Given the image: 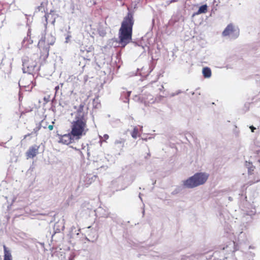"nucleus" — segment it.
I'll return each instance as SVG.
<instances>
[{"mask_svg": "<svg viewBox=\"0 0 260 260\" xmlns=\"http://www.w3.org/2000/svg\"><path fill=\"white\" fill-rule=\"evenodd\" d=\"M84 108L85 104L83 103L78 106H74L75 111L72 113L74 118L71 122V132L75 140H79L86 135L89 130L87 125L88 112L87 110H84Z\"/></svg>", "mask_w": 260, "mask_h": 260, "instance_id": "1", "label": "nucleus"}, {"mask_svg": "<svg viewBox=\"0 0 260 260\" xmlns=\"http://www.w3.org/2000/svg\"><path fill=\"white\" fill-rule=\"evenodd\" d=\"M134 24L133 14L132 12L127 13L124 17L119 30V43L124 47L132 40L133 27Z\"/></svg>", "mask_w": 260, "mask_h": 260, "instance_id": "2", "label": "nucleus"}, {"mask_svg": "<svg viewBox=\"0 0 260 260\" xmlns=\"http://www.w3.org/2000/svg\"><path fill=\"white\" fill-rule=\"evenodd\" d=\"M206 173H197L183 181V185L188 188H192L205 183L209 178Z\"/></svg>", "mask_w": 260, "mask_h": 260, "instance_id": "3", "label": "nucleus"}, {"mask_svg": "<svg viewBox=\"0 0 260 260\" xmlns=\"http://www.w3.org/2000/svg\"><path fill=\"white\" fill-rule=\"evenodd\" d=\"M53 44V43H51L50 44L46 45L45 37H42L40 39L38 44V46L42 53V54L41 55V58H43V59L45 60L48 57L49 52V46L50 45Z\"/></svg>", "mask_w": 260, "mask_h": 260, "instance_id": "4", "label": "nucleus"}, {"mask_svg": "<svg viewBox=\"0 0 260 260\" xmlns=\"http://www.w3.org/2000/svg\"><path fill=\"white\" fill-rule=\"evenodd\" d=\"M222 35L223 36L233 35L235 38H237L239 35V30L233 24L230 23L222 31Z\"/></svg>", "mask_w": 260, "mask_h": 260, "instance_id": "5", "label": "nucleus"}, {"mask_svg": "<svg viewBox=\"0 0 260 260\" xmlns=\"http://www.w3.org/2000/svg\"><path fill=\"white\" fill-rule=\"evenodd\" d=\"M39 148L40 146L37 145H34L29 147L25 153L26 158H34L35 157H36L39 153Z\"/></svg>", "mask_w": 260, "mask_h": 260, "instance_id": "6", "label": "nucleus"}, {"mask_svg": "<svg viewBox=\"0 0 260 260\" xmlns=\"http://www.w3.org/2000/svg\"><path fill=\"white\" fill-rule=\"evenodd\" d=\"M75 139V138H73L71 132H70V133L68 134L61 136L59 138V142L62 144L68 145L73 142Z\"/></svg>", "mask_w": 260, "mask_h": 260, "instance_id": "7", "label": "nucleus"}, {"mask_svg": "<svg viewBox=\"0 0 260 260\" xmlns=\"http://www.w3.org/2000/svg\"><path fill=\"white\" fill-rule=\"evenodd\" d=\"M37 63L35 62H30V60L29 59L25 60L23 62V66L24 69H27V72H33L36 67Z\"/></svg>", "mask_w": 260, "mask_h": 260, "instance_id": "8", "label": "nucleus"}, {"mask_svg": "<svg viewBox=\"0 0 260 260\" xmlns=\"http://www.w3.org/2000/svg\"><path fill=\"white\" fill-rule=\"evenodd\" d=\"M3 248L4 252V260H12L13 257L11 251L8 250L5 245H3Z\"/></svg>", "mask_w": 260, "mask_h": 260, "instance_id": "9", "label": "nucleus"}, {"mask_svg": "<svg viewBox=\"0 0 260 260\" xmlns=\"http://www.w3.org/2000/svg\"><path fill=\"white\" fill-rule=\"evenodd\" d=\"M52 124H50L48 125V122L46 120L45 118L43 119L41 122L40 123V125H41V127H43L44 128L46 129L47 128H48L50 131H52L53 128V123L54 122H52Z\"/></svg>", "mask_w": 260, "mask_h": 260, "instance_id": "10", "label": "nucleus"}, {"mask_svg": "<svg viewBox=\"0 0 260 260\" xmlns=\"http://www.w3.org/2000/svg\"><path fill=\"white\" fill-rule=\"evenodd\" d=\"M203 74L205 78H209L211 76V71L209 68L206 67L203 69Z\"/></svg>", "mask_w": 260, "mask_h": 260, "instance_id": "11", "label": "nucleus"}, {"mask_svg": "<svg viewBox=\"0 0 260 260\" xmlns=\"http://www.w3.org/2000/svg\"><path fill=\"white\" fill-rule=\"evenodd\" d=\"M132 137L134 139H137L138 137H140L139 134V129L137 126H135L133 131L131 133Z\"/></svg>", "mask_w": 260, "mask_h": 260, "instance_id": "12", "label": "nucleus"}, {"mask_svg": "<svg viewBox=\"0 0 260 260\" xmlns=\"http://www.w3.org/2000/svg\"><path fill=\"white\" fill-rule=\"evenodd\" d=\"M207 10L208 7L207 5H202L199 8L197 14H200L202 13H206L207 12Z\"/></svg>", "mask_w": 260, "mask_h": 260, "instance_id": "13", "label": "nucleus"}, {"mask_svg": "<svg viewBox=\"0 0 260 260\" xmlns=\"http://www.w3.org/2000/svg\"><path fill=\"white\" fill-rule=\"evenodd\" d=\"M246 166L248 168V174H253L255 167L252 165V164L251 162L246 161Z\"/></svg>", "mask_w": 260, "mask_h": 260, "instance_id": "14", "label": "nucleus"}, {"mask_svg": "<svg viewBox=\"0 0 260 260\" xmlns=\"http://www.w3.org/2000/svg\"><path fill=\"white\" fill-rule=\"evenodd\" d=\"M259 181H260V174L256 176H254L253 177V180L249 181L248 184L249 185H251Z\"/></svg>", "mask_w": 260, "mask_h": 260, "instance_id": "15", "label": "nucleus"}, {"mask_svg": "<svg viewBox=\"0 0 260 260\" xmlns=\"http://www.w3.org/2000/svg\"><path fill=\"white\" fill-rule=\"evenodd\" d=\"M41 125H40V123L39 124L38 126H37L36 128L34 129V132L35 134H37L38 131L41 129Z\"/></svg>", "mask_w": 260, "mask_h": 260, "instance_id": "16", "label": "nucleus"}, {"mask_svg": "<svg viewBox=\"0 0 260 260\" xmlns=\"http://www.w3.org/2000/svg\"><path fill=\"white\" fill-rule=\"evenodd\" d=\"M49 16V14L48 13H47L44 16V17L45 19V21H46V24H45L46 25H47V24L48 23V19Z\"/></svg>", "mask_w": 260, "mask_h": 260, "instance_id": "17", "label": "nucleus"}, {"mask_svg": "<svg viewBox=\"0 0 260 260\" xmlns=\"http://www.w3.org/2000/svg\"><path fill=\"white\" fill-rule=\"evenodd\" d=\"M103 138L104 139V141H106V140L108 139L109 136L107 134H105L103 136Z\"/></svg>", "mask_w": 260, "mask_h": 260, "instance_id": "18", "label": "nucleus"}, {"mask_svg": "<svg viewBox=\"0 0 260 260\" xmlns=\"http://www.w3.org/2000/svg\"><path fill=\"white\" fill-rule=\"evenodd\" d=\"M250 128L251 132L253 133L254 132V130L256 129L255 127H254L253 126L251 125L249 127Z\"/></svg>", "mask_w": 260, "mask_h": 260, "instance_id": "19", "label": "nucleus"}, {"mask_svg": "<svg viewBox=\"0 0 260 260\" xmlns=\"http://www.w3.org/2000/svg\"><path fill=\"white\" fill-rule=\"evenodd\" d=\"M59 85H57L55 87V91L56 92H57L58 91V90L59 89Z\"/></svg>", "mask_w": 260, "mask_h": 260, "instance_id": "20", "label": "nucleus"}, {"mask_svg": "<svg viewBox=\"0 0 260 260\" xmlns=\"http://www.w3.org/2000/svg\"><path fill=\"white\" fill-rule=\"evenodd\" d=\"M32 110V108H31V109H29V110H27V111H26V112H30V111H31Z\"/></svg>", "mask_w": 260, "mask_h": 260, "instance_id": "21", "label": "nucleus"}, {"mask_svg": "<svg viewBox=\"0 0 260 260\" xmlns=\"http://www.w3.org/2000/svg\"><path fill=\"white\" fill-rule=\"evenodd\" d=\"M176 2V0H172L171 2L172 3V2Z\"/></svg>", "mask_w": 260, "mask_h": 260, "instance_id": "22", "label": "nucleus"}, {"mask_svg": "<svg viewBox=\"0 0 260 260\" xmlns=\"http://www.w3.org/2000/svg\"><path fill=\"white\" fill-rule=\"evenodd\" d=\"M257 160L259 162H260V159H258Z\"/></svg>", "mask_w": 260, "mask_h": 260, "instance_id": "23", "label": "nucleus"}]
</instances>
